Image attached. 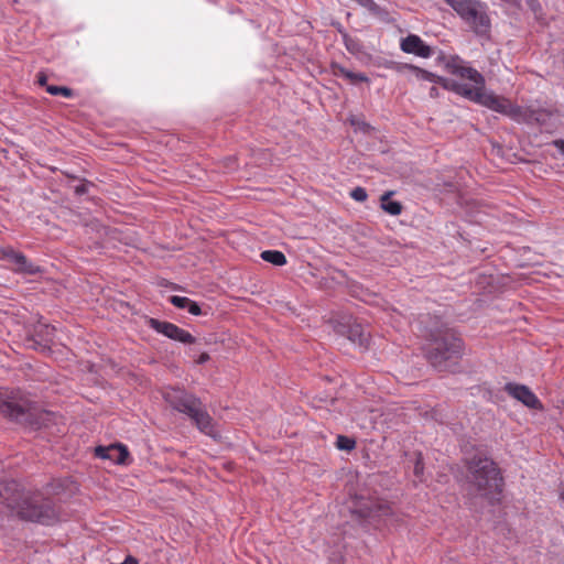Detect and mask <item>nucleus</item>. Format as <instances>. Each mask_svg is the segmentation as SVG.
<instances>
[{
	"mask_svg": "<svg viewBox=\"0 0 564 564\" xmlns=\"http://www.w3.org/2000/svg\"><path fill=\"white\" fill-rule=\"evenodd\" d=\"M446 67L451 74L468 80L469 84L437 76L434 73L408 63L398 64L395 69L398 72L410 70L417 80L438 84L447 90L454 91L497 112L512 117L518 112V108L509 99L488 93L485 89L484 76L458 56L452 57L447 62Z\"/></svg>",
	"mask_w": 564,
	"mask_h": 564,
	"instance_id": "1",
	"label": "nucleus"
},
{
	"mask_svg": "<svg viewBox=\"0 0 564 564\" xmlns=\"http://www.w3.org/2000/svg\"><path fill=\"white\" fill-rule=\"evenodd\" d=\"M419 330L426 340V358L440 370L447 369L448 362L456 364L463 356V340L448 329L441 318L427 316L420 321Z\"/></svg>",
	"mask_w": 564,
	"mask_h": 564,
	"instance_id": "2",
	"label": "nucleus"
},
{
	"mask_svg": "<svg viewBox=\"0 0 564 564\" xmlns=\"http://www.w3.org/2000/svg\"><path fill=\"white\" fill-rule=\"evenodd\" d=\"M11 486L13 490L11 495H9L11 488L4 487L0 496L20 518L42 524H52L59 519L58 510L51 499L37 491H20L15 482Z\"/></svg>",
	"mask_w": 564,
	"mask_h": 564,
	"instance_id": "3",
	"label": "nucleus"
},
{
	"mask_svg": "<svg viewBox=\"0 0 564 564\" xmlns=\"http://www.w3.org/2000/svg\"><path fill=\"white\" fill-rule=\"evenodd\" d=\"M468 475L480 497L487 499L491 505L501 502L503 478L492 459L481 456L474 457L468 462Z\"/></svg>",
	"mask_w": 564,
	"mask_h": 564,
	"instance_id": "4",
	"label": "nucleus"
},
{
	"mask_svg": "<svg viewBox=\"0 0 564 564\" xmlns=\"http://www.w3.org/2000/svg\"><path fill=\"white\" fill-rule=\"evenodd\" d=\"M162 397L173 409L191 417L202 433L212 437L217 436V429L212 416L194 394L184 389L167 387L162 391Z\"/></svg>",
	"mask_w": 564,
	"mask_h": 564,
	"instance_id": "5",
	"label": "nucleus"
},
{
	"mask_svg": "<svg viewBox=\"0 0 564 564\" xmlns=\"http://www.w3.org/2000/svg\"><path fill=\"white\" fill-rule=\"evenodd\" d=\"M476 33L484 34L490 22L486 6L477 0H444Z\"/></svg>",
	"mask_w": 564,
	"mask_h": 564,
	"instance_id": "6",
	"label": "nucleus"
},
{
	"mask_svg": "<svg viewBox=\"0 0 564 564\" xmlns=\"http://www.w3.org/2000/svg\"><path fill=\"white\" fill-rule=\"evenodd\" d=\"M352 512L358 513L361 518L382 519L387 524L400 521L390 503L379 498H357L352 506Z\"/></svg>",
	"mask_w": 564,
	"mask_h": 564,
	"instance_id": "7",
	"label": "nucleus"
},
{
	"mask_svg": "<svg viewBox=\"0 0 564 564\" xmlns=\"http://www.w3.org/2000/svg\"><path fill=\"white\" fill-rule=\"evenodd\" d=\"M29 408L30 403L20 390L0 389V414L18 420Z\"/></svg>",
	"mask_w": 564,
	"mask_h": 564,
	"instance_id": "8",
	"label": "nucleus"
},
{
	"mask_svg": "<svg viewBox=\"0 0 564 564\" xmlns=\"http://www.w3.org/2000/svg\"><path fill=\"white\" fill-rule=\"evenodd\" d=\"M334 329L337 334L347 337L351 343L360 347L366 348L369 345V330L351 316L341 317V319L336 323Z\"/></svg>",
	"mask_w": 564,
	"mask_h": 564,
	"instance_id": "9",
	"label": "nucleus"
},
{
	"mask_svg": "<svg viewBox=\"0 0 564 564\" xmlns=\"http://www.w3.org/2000/svg\"><path fill=\"white\" fill-rule=\"evenodd\" d=\"M0 258L7 261L15 272L25 274H36L41 272L39 265L31 263L22 252L11 247L0 249Z\"/></svg>",
	"mask_w": 564,
	"mask_h": 564,
	"instance_id": "10",
	"label": "nucleus"
},
{
	"mask_svg": "<svg viewBox=\"0 0 564 564\" xmlns=\"http://www.w3.org/2000/svg\"><path fill=\"white\" fill-rule=\"evenodd\" d=\"M503 390L513 399L521 402L524 406L542 411L544 409L540 399L535 395V393L527 386L508 382L506 383Z\"/></svg>",
	"mask_w": 564,
	"mask_h": 564,
	"instance_id": "11",
	"label": "nucleus"
},
{
	"mask_svg": "<svg viewBox=\"0 0 564 564\" xmlns=\"http://www.w3.org/2000/svg\"><path fill=\"white\" fill-rule=\"evenodd\" d=\"M149 325L155 332L183 344H194L196 340L191 333L170 322L151 318Z\"/></svg>",
	"mask_w": 564,
	"mask_h": 564,
	"instance_id": "12",
	"label": "nucleus"
},
{
	"mask_svg": "<svg viewBox=\"0 0 564 564\" xmlns=\"http://www.w3.org/2000/svg\"><path fill=\"white\" fill-rule=\"evenodd\" d=\"M400 48L406 54H414L422 58H430L434 53L433 48L416 34H409L401 39Z\"/></svg>",
	"mask_w": 564,
	"mask_h": 564,
	"instance_id": "13",
	"label": "nucleus"
},
{
	"mask_svg": "<svg viewBox=\"0 0 564 564\" xmlns=\"http://www.w3.org/2000/svg\"><path fill=\"white\" fill-rule=\"evenodd\" d=\"M95 456L101 459H109L118 465L129 464V451L127 446L117 443L109 446H97L95 448Z\"/></svg>",
	"mask_w": 564,
	"mask_h": 564,
	"instance_id": "14",
	"label": "nucleus"
},
{
	"mask_svg": "<svg viewBox=\"0 0 564 564\" xmlns=\"http://www.w3.org/2000/svg\"><path fill=\"white\" fill-rule=\"evenodd\" d=\"M394 192L389 191L381 195L380 207L391 216H399L402 213L403 206L400 202L392 200L391 197Z\"/></svg>",
	"mask_w": 564,
	"mask_h": 564,
	"instance_id": "15",
	"label": "nucleus"
},
{
	"mask_svg": "<svg viewBox=\"0 0 564 564\" xmlns=\"http://www.w3.org/2000/svg\"><path fill=\"white\" fill-rule=\"evenodd\" d=\"M334 74L336 76L345 77L351 84L368 83L369 82V78L365 74H362V73H354V72H350V70H348V69H346L345 67H341V66H336L335 69H334Z\"/></svg>",
	"mask_w": 564,
	"mask_h": 564,
	"instance_id": "16",
	"label": "nucleus"
},
{
	"mask_svg": "<svg viewBox=\"0 0 564 564\" xmlns=\"http://www.w3.org/2000/svg\"><path fill=\"white\" fill-rule=\"evenodd\" d=\"M261 258L274 265H284L286 263L284 253L278 250H265L261 253Z\"/></svg>",
	"mask_w": 564,
	"mask_h": 564,
	"instance_id": "17",
	"label": "nucleus"
},
{
	"mask_svg": "<svg viewBox=\"0 0 564 564\" xmlns=\"http://www.w3.org/2000/svg\"><path fill=\"white\" fill-rule=\"evenodd\" d=\"M336 447L343 451H352L356 447V442L354 438H350L345 435H338L336 440Z\"/></svg>",
	"mask_w": 564,
	"mask_h": 564,
	"instance_id": "18",
	"label": "nucleus"
},
{
	"mask_svg": "<svg viewBox=\"0 0 564 564\" xmlns=\"http://www.w3.org/2000/svg\"><path fill=\"white\" fill-rule=\"evenodd\" d=\"M46 91L53 96L62 95L66 98H70L73 96L72 89L62 86H47Z\"/></svg>",
	"mask_w": 564,
	"mask_h": 564,
	"instance_id": "19",
	"label": "nucleus"
},
{
	"mask_svg": "<svg viewBox=\"0 0 564 564\" xmlns=\"http://www.w3.org/2000/svg\"><path fill=\"white\" fill-rule=\"evenodd\" d=\"M191 299L185 296L173 295L170 297V302L177 308L187 310Z\"/></svg>",
	"mask_w": 564,
	"mask_h": 564,
	"instance_id": "20",
	"label": "nucleus"
},
{
	"mask_svg": "<svg viewBox=\"0 0 564 564\" xmlns=\"http://www.w3.org/2000/svg\"><path fill=\"white\" fill-rule=\"evenodd\" d=\"M350 196L357 202H365L368 197V194L364 187L358 186L350 192Z\"/></svg>",
	"mask_w": 564,
	"mask_h": 564,
	"instance_id": "21",
	"label": "nucleus"
},
{
	"mask_svg": "<svg viewBox=\"0 0 564 564\" xmlns=\"http://www.w3.org/2000/svg\"><path fill=\"white\" fill-rule=\"evenodd\" d=\"M423 469H424V464L422 460V456L419 455L415 460V465H414V475L420 478L423 475Z\"/></svg>",
	"mask_w": 564,
	"mask_h": 564,
	"instance_id": "22",
	"label": "nucleus"
},
{
	"mask_svg": "<svg viewBox=\"0 0 564 564\" xmlns=\"http://www.w3.org/2000/svg\"><path fill=\"white\" fill-rule=\"evenodd\" d=\"M187 311L188 313H191L192 315L194 316H199L202 315V310H200V306L195 302V301H191L188 307H187Z\"/></svg>",
	"mask_w": 564,
	"mask_h": 564,
	"instance_id": "23",
	"label": "nucleus"
},
{
	"mask_svg": "<svg viewBox=\"0 0 564 564\" xmlns=\"http://www.w3.org/2000/svg\"><path fill=\"white\" fill-rule=\"evenodd\" d=\"M360 6L368 8L369 10H376L378 8L373 0H355Z\"/></svg>",
	"mask_w": 564,
	"mask_h": 564,
	"instance_id": "24",
	"label": "nucleus"
},
{
	"mask_svg": "<svg viewBox=\"0 0 564 564\" xmlns=\"http://www.w3.org/2000/svg\"><path fill=\"white\" fill-rule=\"evenodd\" d=\"M210 359L207 352H202L196 359L195 362L198 365L205 364Z\"/></svg>",
	"mask_w": 564,
	"mask_h": 564,
	"instance_id": "25",
	"label": "nucleus"
},
{
	"mask_svg": "<svg viewBox=\"0 0 564 564\" xmlns=\"http://www.w3.org/2000/svg\"><path fill=\"white\" fill-rule=\"evenodd\" d=\"M553 144L558 149V151L563 154L564 156V140H555L553 142Z\"/></svg>",
	"mask_w": 564,
	"mask_h": 564,
	"instance_id": "26",
	"label": "nucleus"
},
{
	"mask_svg": "<svg viewBox=\"0 0 564 564\" xmlns=\"http://www.w3.org/2000/svg\"><path fill=\"white\" fill-rule=\"evenodd\" d=\"M558 500H560V503L562 506V508L564 509V485H562L560 487V490H558Z\"/></svg>",
	"mask_w": 564,
	"mask_h": 564,
	"instance_id": "27",
	"label": "nucleus"
},
{
	"mask_svg": "<svg viewBox=\"0 0 564 564\" xmlns=\"http://www.w3.org/2000/svg\"><path fill=\"white\" fill-rule=\"evenodd\" d=\"M430 96H431L432 98H435V97H437V96H438V90H437V88H436V87H432V88L430 89Z\"/></svg>",
	"mask_w": 564,
	"mask_h": 564,
	"instance_id": "28",
	"label": "nucleus"
},
{
	"mask_svg": "<svg viewBox=\"0 0 564 564\" xmlns=\"http://www.w3.org/2000/svg\"><path fill=\"white\" fill-rule=\"evenodd\" d=\"M39 82H40V84H41V85H44V83H45V78H40V80H39Z\"/></svg>",
	"mask_w": 564,
	"mask_h": 564,
	"instance_id": "29",
	"label": "nucleus"
}]
</instances>
